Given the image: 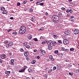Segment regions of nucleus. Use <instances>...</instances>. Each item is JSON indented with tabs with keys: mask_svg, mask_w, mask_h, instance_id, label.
Wrapping results in <instances>:
<instances>
[{
	"mask_svg": "<svg viewBox=\"0 0 79 79\" xmlns=\"http://www.w3.org/2000/svg\"><path fill=\"white\" fill-rule=\"evenodd\" d=\"M45 13H46V15H48V13L46 12Z\"/></svg>",
	"mask_w": 79,
	"mask_h": 79,
	"instance_id": "338daca9",
	"label": "nucleus"
},
{
	"mask_svg": "<svg viewBox=\"0 0 79 79\" xmlns=\"http://www.w3.org/2000/svg\"><path fill=\"white\" fill-rule=\"evenodd\" d=\"M53 56H52V55L49 56V58L50 59H51V60L53 58Z\"/></svg>",
	"mask_w": 79,
	"mask_h": 79,
	"instance_id": "37998d69",
	"label": "nucleus"
},
{
	"mask_svg": "<svg viewBox=\"0 0 79 79\" xmlns=\"http://www.w3.org/2000/svg\"><path fill=\"white\" fill-rule=\"evenodd\" d=\"M29 44L30 45H33V42H29Z\"/></svg>",
	"mask_w": 79,
	"mask_h": 79,
	"instance_id": "7c9ffc66",
	"label": "nucleus"
},
{
	"mask_svg": "<svg viewBox=\"0 0 79 79\" xmlns=\"http://www.w3.org/2000/svg\"><path fill=\"white\" fill-rule=\"evenodd\" d=\"M52 19H53L54 23H56V21H58L60 20V17L57 15H53L52 17Z\"/></svg>",
	"mask_w": 79,
	"mask_h": 79,
	"instance_id": "f03ea898",
	"label": "nucleus"
},
{
	"mask_svg": "<svg viewBox=\"0 0 79 79\" xmlns=\"http://www.w3.org/2000/svg\"><path fill=\"white\" fill-rule=\"evenodd\" d=\"M66 62H68V61H69V60H68V59H67L66 60Z\"/></svg>",
	"mask_w": 79,
	"mask_h": 79,
	"instance_id": "0e129e2a",
	"label": "nucleus"
},
{
	"mask_svg": "<svg viewBox=\"0 0 79 79\" xmlns=\"http://www.w3.org/2000/svg\"><path fill=\"white\" fill-rule=\"evenodd\" d=\"M57 68L58 70L60 69H61V65L60 64L57 65Z\"/></svg>",
	"mask_w": 79,
	"mask_h": 79,
	"instance_id": "f8f14e48",
	"label": "nucleus"
},
{
	"mask_svg": "<svg viewBox=\"0 0 79 79\" xmlns=\"http://www.w3.org/2000/svg\"><path fill=\"white\" fill-rule=\"evenodd\" d=\"M64 52L65 53H68V52H69V49H65Z\"/></svg>",
	"mask_w": 79,
	"mask_h": 79,
	"instance_id": "5701e85b",
	"label": "nucleus"
},
{
	"mask_svg": "<svg viewBox=\"0 0 79 79\" xmlns=\"http://www.w3.org/2000/svg\"><path fill=\"white\" fill-rule=\"evenodd\" d=\"M27 2V1H25L23 2V4H26V3Z\"/></svg>",
	"mask_w": 79,
	"mask_h": 79,
	"instance_id": "a18cd8bd",
	"label": "nucleus"
},
{
	"mask_svg": "<svg viewBox=\"0 0 79 79\" xmlns=\"http://www.w3.org/2000/svg\"><path fill=\"white\" fill-rule=\"evenodd\" d=\"M56 66H54L53 67V71H55V70H56Z\"/></svg>",
	"mask_w": 79,
	"mask_h": 79,
	"instance_id": "e433bc0d",
	"label": "nucleus"
},
{
	"mask_svg": "<svg viewBox=\"0 0 79 79\" xmlns=\"http://www.w3.org/2000/svg\"><path fill=\"white\" fill-rule=\"evenodd\" d=\"M7 13H8V11H7V10H5L3 11V12H2V14H7Z\"/></svg>",
	"mask_w": 79,
	"mask_h": 79,
	"instance_id": "a211bd4d",
	"label": "nucleus"
},
{
	"mask_svg": "<svg viewBox=\"0 0 79 79\" xmlns=\"http://www.w3.org/2000/svg\"><path fill=\"white\" fill-rule=\"evenodd\" d=\"M66 13H69V10L68 9L66 11Z\"/></svg>",
	"mask_w": 79,
	"mask_h": 79,
	"instance_id": "09e8293b",
	"label": "nucleus"
},
{
	"mask_svg": "<svg viewBox=\"0 0 79 79\" xmlns=\"http://www.w3.org/2000/svg\"><path fill=\"white\" fill-rule=\"evenodd\" d=\"M74 51V48H71L70 49V51L71 52H72L73 51Z\"/></svg>",
	"mask_w": 79,
	"mask_h": 79,
	"instance_id": "393cba45",
	"label": "nucleus"
},
{
	"mask_svg": "<svg viewBox=\"0 0 79 79\" xmlns=\"http://www.w3.org/2000/svg\"><path fill=\"white\" fill-rule=\"evenodd\" d=\"M44 77H47V74H45Z\"/></svg>",
	"mask_w": 79,
	"mask_h": 79,
	"instance_id": "052dcab7",
	"label": "nucleus"
},
{
	"mask_svg": "<svg viewBox=\"0 0 79 79\" xmlns=\"http://www.w3.org/2000/svg\"><path fill=\"white\" fill-rule=\"evenodd\" d=\"M57 55L60 58H63V54L61 52H60L57 54Z\"/></svg>",
	"mask_w": 79,
	"mask_h": 79,
	"instance_id": "423d86ee",
	"label": "nucleus"
},
{
	"mask_svg": "<svg viewBox=\"0 0 79 79\" xmlns=\"http://www.w3.org/2000/svg\"><path fill=\"white\" fill-rule=\"evenodd\" d=\"M3 60H2V59H0V63H3Z\"/></svg>",
	"mask_w": 79,
	"mask_h": 79,
	"instance_id": "3c124183",
	"label": "nucleus"
},
{
	"mask_svg": "<svg viewBox=\"0 0 79 79\" xmlns=\"http://www.w3.org/2000/svg\"><path fill=\"white\" fill-rule=\"evenodd\" d=\"M70 19H72V18H74V16H71L70 17Z\"/></svg>",
	"mask_w": 79,
	"mask_h": 79,
	"instance_id": "8fccbe9b",
	"label": "nucleus"
},
{
	"mask_svg": "<svg viewBox=\"0 0 79 79\" xmlns=\"http://www.w3.org/2000/svg\"><path fill=\"white\" fill-rule=\"evenodd\" d=\"M31 20L32 21H35V19L34 17H33L31 19Z\"/></svg>",
	"mask_w": 79,
	"mask_h": 79,
	"instance_id": "f3484780",
	"label": "nucleus"
},
{
	"mask_svg": "<svg viewBox=\"0 0 79 79\" xmlns=\"http://www.w3.org/2000/svg\"><path fill=\"white\" fill-rule=\"evenodd\" d=\"M17 5L18 6H19L20 5H21V3L20 2H18L17 3Z\"/></svg>",
	"mask_w": 79,
	"mask_h": 79,
	"instance_id": "58836bf2",
	"label": "nucleus"
},
{
	"mask_svg": "<svg viewBox=\"0 0 79 79\" xmlns=\"http://www.w3.org/2000/svg\"><path fill=\"white\" fill-rule=\"evenodd\" d=\"M6 46L7 48H8V47H9V46H10V45H9V44H6Z\"/></svg>",
	"mask_w": 79,
	"mask_h": 79,
	"instance_id": "49530a36",
	"label": "nucleus"
},
{
	"mask_svg": "<svg viewBox=\"0 0 79 79\" xmlns=\"http://www.w3.org/2000/svg\"><path fill=\"white\" fill-rule=\"evenodd\" d=\"M61 49L62 51H64V50H65V48L63 47H62L61 48Z\"/></svg>",
	"mask_w": 79,
	"mask_h": 79,
	"instance_id": "cd10ccee",
	"label": "nucleus"
},
{
	"mask_svg": "<svg viewBox=\"0 0 79 79\" xmlns=\"http://www.w3.org/2000/svg\"><path fill=\"white\" fill-rule=\"evenodd\" d=\"M41 53L42 54V55H45V54H46V52H45V50H44L42 51H41Z\"/></svg>",
	"mask_w": 79,
	"mask_h": 79,
	"instance_id": "4468645a",
	"label": "nucleus"
},
{
	"mask_svg": "<svg viewBox=\"0 0 79 79\" xmlns=\"http://www.w3.org/2000/svg\"><path fill=\"white\" fill-rule=\"evenodd\" d=\"M74 34H75L76 35H77V34H78L79 33V30L78 29H75L74 31Z\"/></svg>",
	"mask_w": 79,
	"mask_h": 79,
	"instance_id": "20e7f679",
	"label": "nucleus"
},
{
	"mask_svg": "<svg viewBox=\"0 0 79 79\" xmlns=\"http://www.w3.org/2000/svg\"><path fill=\"white\" fill-rule=\"evenodd\" d=\"M0 10L1 11H5V8L4 7H3L1 8Z\"/></svg>",
	"mask_w": 79,
	"mask_h": 79,
	"instance_id": "aec40b11",
	"label": "nucleus"
},
{
	"mask_svg": "<svg viewBox=\"0 0 79 79\" xmlns=\"http://www.w3.org/2000/svg\"><path fill=\"white\" fill-rule=\"evenodd\" d=\"M26 27L24 25H22L20 28L19 33L20 34H24L26 32Z\"/></svg>",
	"mask_w": 79,
	"mask_h": 79,
	"instance_id": "f257e3e1",
	"label": "nucleus"
},
{
	"mask_svg": "<svg viewBox=\"0 0 79 79\" xmlns=\"http://www.w3.org/2000/svg\"><path fill=\"white\" fill-rule=\"evenodd\" d=\"M14 62H15V60H14V59H11L10 60V64H11V65H14Z\"/></svg>",
	"mask_w": 79,
	"mask_h": 79,
	"instance_id": "6e6552de",
	"label": "nucleus"
},
{
	"mask_svg": "<svg viewBox=\"0 0 79 79\" xmlns=\"http://www.w3.org/2000/svg\"><path fill=\"white\" fill-rule=\"evenodd\" d=\"M26 48H30V46L29 45H26L25 46Z\"/></svg>",
	"mask_w": 79,
	"mask_h": 79,
	"instance_id": "2f4dec72",
	"label": "nucleus"
},
{
	"mask_svg": "<svg viewBox=\"0 0 79 79\" xmlns=\"http://www.w3.org/2000/svg\"><path fill=\"white\" fill-rule=\"evenodd\" d=\"M29 11L30 13H31V12H32L33 11V9L32 8H30L29 9Z\"/></svg>",
	"mask_w": 79,
	"mask_h": 79,
	"instance_id": "c756f323",
	"label": "nucleus"
},
{
	"mask_svg": "<svg viewBox=\"0 0 79 79\" xmlns=\"http://www.w3.org/2000/svg\"><path fill=\"white\" fill-rule=\"evenodd\" d=\"M26 59H27V61H29V58L28 57H27L26 58Z\"/></svg>",
	"mask_w": 79,
	"mask_h": 79,
	"instance_id": "5fc2aeb1",
	"label": "nucleus"
},
{
	"mask_svg": "<svg viewBox=\"0 0 79 79\" xmlns=\"http://www.w3.org/2000/svg\"><path fill=\"white\" fill-rule=\"evenodd\" d=\"M10 31H11V30L10 29L8 30L7 31L8 32H10Z\"/></svg>",
	"mask_w": 79,
	"mask_h": 79,
	"instance_id": "e2e57ef3",
	"label": "nucleus"
},
{
	"mask_svg": "<svg viewBox=\"0 0 79 79\" xmlns=\"http://www.w3.org/2000/svg\"><path fill=\"white\" fill-rule=\"evenodd\" d=\"M58 15L59 16H60V17H61V16H62V14L60 12L59 13Z\"/></svg>",
	"mask_w": 79,
	"mask_h": 79,
	"instance_id": "c85d7f7f",
	"label": "nucleus"
},
{
	"mask_svg": "<svg viewBox=\"0 0 79 79\" xmlns=\"http://www.w3.org/2000/svg\"><path fill=\"white\" fill-rule=\"evenodd\" d=\"M10 19H13L14 18L13 17H11L10 18Z\"/></svg>",
	"mask_w": 79,
	"mask_h": 79,
	"instance_id": "4d7b16f0",
	"label": "nucleus"
},
{
	"mask_svg": "<svg viewBox=\"0 0 79 79\" xmlns=\"http://www.w3.org/2000/svg\"><path fill=\"white\" fill-rule=\"evenodd\" d=\"M63 43L65 44V45H67L69 43V41L67 40H63Z\"/></svg>",
	"mask_w": 79,
	"mask_h": 79,
	"instance_id": "7ed1b4c3",
	"label": "nucleus"
},
{
	"mask_svg": "<svg viewBox=\"0 0 79 79\" xmlns=\"http://www.w3.org/2000/svg\"><path fill=\"white\" fill-rule=\"evenodd\" d=\"M55 53L57 54V53H58V50H56L54 51Z\"/></svg>",
	"mask_w": 79,
	"mask_h": 79,
	"instance_id": "ea45409f",
	"label": "nucleus"
},
{
	"mask_svg": "<svg viewBox=\"0 0 79 79\" xmlns=\"http://www.w3.org/2000/svg\"><path fill=\"white\" fill-rule=\"evenodd\" d=\"M53 71V70L52 69H50L49 70H48V73H51V72Z\"/></svg>",
	"mask_w": 79,
	"mask_h": 79,
	"instance_id": "4be33fe9",
	"label": "nucleus"
},
{
	"mask_svg": "<svg viewBox=\"0 0 79 79\" xmlns=\"http://www.w3.org/2000/svg\"><path fill=\"white\" fill-rule=\"evenodd\" d=\"M13 34H14V35H16V34H17V32H16L15 31H14L12 33Z\"/></svg>",
	"mask_w": 79,
	"mask_h": 79,
	"instance_id": "a19ab883",
	"label": "nucleus"
},
{
	"mask_svg": "<svg viewBox=\"0 0 79 79\" xmlns=\"http://www.w3.org/2000/svg\"><path fill=\"white\" fill-rule=\"evenodd\" d=\"M32 37V36L31 35H29L28 36V38L29 40H31Z\"/></svg>",
	"mask_w": 79,
	"mask_h": 79,
	"instance_id": "ddd939ff",
	"label": "nucleus"
},
{
	"mask_svg": "<svg viewBox=\"0 0 79 79\" xmlns=\"http://www.w3.org/2000/svg\"><path fill=\"white\" fill-rule=\"evenodd\" d=\"M40 3L39 2V1H38L36 3V4L37 5H40Z\"/></svg>",
	"mask_w": 79,
	"mask_h": 79,
	"instance_id": "c9c22d12",
	"label": "nucleus"
},
{
	"mask_svg": "<svg viewBox=\"0 0 79 79\" xmlns=\"http://www.w3.org/2000/svg\"><path fill=\"white\" fill-rule=\"evenodd\" d=\"M35 62H36V61L35 60H33L31 61V63L34 64L35 63Z\"/></svg>",
	"mask_w": 79,
	"mask_h": 79,
	"instance_id": "412c9836",
	"label": "nucleus"
},
{
	"mask_svg": "<svg viewBox=\"0 0 79 79\" xmlns=\"http://www.w3.org/2000/svg\"><path fill=\"white\" fill-rule=\"evenodd\" d=\"M53 37L55 39H57V35H53Z\"/></svg>",
	"mask_w": 79,
	"mask_h": 79,
	"instance_id": "bb28decb",
	"label": "nucleus"
},
{
	"mask_svg": "<svg viewBox=\"0 0 79 79\" xmlns=\"http://www.w3.org/2000/svg\"><path fill=\"white\" fill-rule=\"evenodd\" d=\"M28 71L29 73H31V72H32V69H28Z\"/></svg>",
	"mask_w": 79,
	"mask_h": 79,
	"instance_id": "79ce46f5",
	"label": "nucleus"
},
{
	"mask_svg": "<svg viewBox=\"0 0 79 79\" xmlns=\"http://www.w3.org/2000/svg\"><path fill=\"white\" fill-rule=\"evenodd\" d=\"M26 69V67H24L23 69V70L24 72L25 71V69Z\"/></svg>",
	"mask_w": 79,
	"mask_h": 79,
	"instance_id": "6e6d98bb",
	"label": "nucleus"
},
{
	"mask_svg": "<svg viewBox=\"0 0 79 79\" xmlns=\"http://www.w3.org/2000/svg\"><path fill=\"white\" fill-rule=\"evenodd\" d=\"M73 12V10L72 9L69 10V12L70 13H72Z\"/></svg>",
	"mask_w": 79,
	"mask_h": 79,
	"instance_id": "4c0bfd02",
	"label": "nucleus"
},
{
	"mask_svg": "<svg viewBox=\"0 0 79 79\" xmlns=\"http://www.w3.org/2000/svg\"><path fill=\"white\" fill-rule=\"evenodd\" d=\"M42 44H45V42H43L42 43Z\"/></svg>",
	"mask_w": 79,
	"mask_h": 79,
	"instance_id": "774afa93",
	"label": "nucleus"
},
{
	"mask_svg": "<svg viewBox=\"0 0 79 79\" xmlns=\"http://www.w3.org/2000/svg\"><path fill=\"white\" fill-rule=\"evenodd\" d=\"M20 51L21 52H24V49L23 48H20Z\"/></svg>",
	"mask_w": 79,
	"mask_h": 79,
	"instance_id": "b1692460",
	"label": "nucleus"
},
{
	"mask_svg": "<svg viewBox=\"0 0 79 79\" xmlns=\"http://www.w3.org/2000/svg\"><path fill=\"white\" fill-rule=\"evenodd\" d=\"M23 72L24 73V71L23 69H22L19 70V73H23Z\"/></svg>",
	"mask_w": 79,
	"mask_h": 79,
	"instance_id": "a878e982",
	"label": "nucleus"
},
{
	"mask_svg": "<svg viewBox=\"0 0 79 79\" xmlns=\"http://www.w3.org/2000/svg\"><path fill=\"white\" fill-rule=\"evenodd\" d=\"M69 75H70V76H73V73L72 72H69Z\"/></svg>",
	"mask_w": 79,
	"mask_h": 79,
	"instance_id": "473e14b6",
	"label": "nucleus"
},
{
	"mask_svg": "<svg viewBox=\"0 0 79 79\" xmlns=\"http://www.w3.org/2000/svg\"><path fill=\"white\" fill-rule=\"evenodd\" d=\"M40 5L41 6H43V5H44V3L42 2L41 3H40Z\"/></svg>",
	"mask_w": 79,
	"mask_h": 79,
	"instance_id": "603ef678",
	"label": "nucleus"
},
{
	"mask_svg": "<svg viewBox=\"0 0 79 79\" xmlns=\"http://www.w3.org/2000/svg\"><path fill=\"white\" fill-rule=\"evenodd\" d=\"M6 57V56L5 54H2L1 56V58H2V59H4V58H5Z\"/></svg>",
	"mask_w": 79,
	"mask_h": 79,
	"instance_id": "1a4fd4ad",
	"label": "nucleus"
},
{
	"mask_svg": "<svg viewBox=\"0 0 79 79\" xmlns=\"http://www.w3.org/2000/svg\"><path fill=\"white\" fill-rule=\"evenodd\" d=\"M24 55L25 56H29V51H26L24 52Z\"/></svg>",
	"mask_w": 79,
	"mask_h": 79,
	"instance_id": "0eeeda50",
	"label": "nucleus"
},
{
	"mask_svg": "<svg viewBox=\"0 0 79 79\" xmlns=\"http://www.w3.org/2000/svg\"><path fill=\"white\" fill-rule=\"evenodd\" d=\"M65 8H64V7H62L61 8V10H65Z\"/></svg>",
	"mask_w": 79,
	"mask_h": 79,
	"instance_id": "864d4df0",
	"label": "nucleus"
},
{
	"mask_svg": "<svg viewBox=\"0 0 79 79\" xmlns=\"http://www.w3.org/2000/svg\"><path fill=\"white\" fill-rule=\"evenodd\" d=\"M10 73V71H6L5 72V74H9Z\"/></svg>",
	"mask_w": 79,
	"mask_h": 79,
	"instance_id": "6ab92c4d",
	"label": "nucleus"
},
{
	"mask_svg": "<svg viewBox=\"0 0 79 79\" xmlns=\"http://www.w3.org/2000/svg\"><path fill=\"white\" fill-rule=\"evenodd\" d=\"M37 59H39L40 58V56H37Z\"/></svg>",
	"mask_w": 79,
	"mask_h": 79,
	"instance_id": "13d9d810",
	"label": "nucleus"
},
{
	"mask_svg": "<svg viewBox=\"0 0 79 79\" xmlns=\"http://www.w3.org/2000/svg\"><path fill=\"white\" fill-rule=\"evenodd\" d=\"M52 61H54L55 60V59L53 58L52 57V58L51 59Z\"/></svg>",
	"mask_w": 79,
	"mask_h": 79,
	"instance_id": "680f3d73",
	"label": "nucleus"
},
{
	"mask_svg": "<svg viewBox=\"0 0 79 79\" xmlns=\"http://www.w3.org/2000/svg\"><path fill=\"white\" fill-rule=\"evenodd\" d=\"M52 44L53 46H56V42L53 41L52 43Z\"/></svg>",
	"mask_w": 79,
	"mask_h": 79,
	"instance_id": "dca6fc26",
	"label": "nucleus"
},
{
	"mask_svg": "<svg viewBox=\"0 0 79 79\" xmlns=\"http://www.w3.org/2000/svg\"><path fill=\"white\" fill-rule=\"evenodd\" d=\"M8 44L10 46H12L13 45V42H10L8 43Z\"/></svg>",
	"mask_w": 79,
	"mask_h": 79,
	"instance_id": "2eb2a0df",
	"label": "nucleus"
},
{
	"mask_svg": "<svg viewBox=\"0 0 79 79\" xmlns=\"http://www.w3.org/2000/svg\"><path fill=\"white\" fill-rule=\"evenodd\" d=\"M52 48L53 47H52V45H49L48 46V50H52Z\"/></svg>",
	"mask_w": 79,
	"mask_h": 79,
	"instance_id": "9b49d317",
	"label": "nucleus"
},
{
	"mask_svg": "<svg viewBox=\"0 0 79 79\" xmlns=\"http://www.w3.org/2000/svg\"><path fill=\"white\" fill-rule=\"evenodd\" d=\"M52 43V41L50 40L47 42V44L48 45H51L50 44H51Z\"/></svg>",
	"mask_w": 79,
	"mask_h": 79,
	"instance_id": "9d476101",
	"label": "nucleus"
},
{
	"mask_svg": "<svg viewBox=\"0 0 79 79\" xmlns=\"http://www.w3.org/2000/svg\"><path fill=\"white\" fill-rule=\"evenodd\" d=\"M58 42L60 44H62V41L61 40H58Z\"/></svg>",
	"mask_w": 79,
	"mask_h": 79,
	"instance_id": "f704fd0d",
	"label": "nucleus"
},
{
	"mask_svg": "<svg viewBox=\"0 0 79 79\" xmlns=\"http://www.w3.org/2000/svg\"><path fill=\"white\" fill-rule=\"evenodd\" d=\"M8 41L7 40H6V41H5L4 42V43L5 44H8Z\"/></svg>",
	"mask_w": 79,
	"mask_h": 79,
	"instance_id": "c03bdc74",
	"label": "nucleus"
},
{
	"mask_svg": "<svg viewBox=\"0 0 79 79\" xmlns=\"http://www.w3.org/2000/svg\"><path fill=\"white\" fill-rule=\"evenodd\" d=\"M64 34H65V35H69L71 34V31L69 30H66L64 32Z\"/></svg>",
	"mask_w": 79,
	"mask_h": 79,
	"instance_id": "39448f33",
	"label": "nucleus"
},
{
	"mask_svg": "<svg viewBox=\"0 0 79 79\" xmlns=\"http://www.w3.org/2000/svg\"><path fill=\"white\" fill-rule=\"evenodd\" d=\"M33 40L34 41H38V39H37V38H35L33 39Z\"/></svg>",
	"mask_w": 79,
	"mask_h": 79,
	"instance_id": "72a5a7b5",
	"label": "nucleus"
},
{
	"mask_svg": "<svg viewBox=\"0 0 79 79\" xmlns=\"http://www.w3.org/2000/svg\"><path fill=\"white\" fill-rule=\"evenodd\" d=\"M44 39V36H41L40 37V39Z\"/></svg>",
	"mask_w": 79,
	"mask_h": 79,
	"instance_id": "de8ad7c7",
	"label": "nucleus"
},
{
	"mask_svg": "<svg viewBox=\"0 0 79 79\" xmlns=\"http://www.w3.org/2000/svg\"><path fill=\"white\" fill-rule=\"evenodd\" d=\"M37 51L36 49L34 50V52H36Z\"/></svg>",
	"mask_w": 79,
	"mask_h": 79,
	"instance_id": "bf43d9fd",
	"label": "nucleus"
},
{
	"mask_svg": "<svg viewBox=\"0 0 79 79\" xmlns=\"http://www.w3.org/2000/svg\"><path fill=\"white\" fill-rule=\"evenodd\" d=\"M31 78L32 79H35V77H32Z\"/></svg>",
	"mask_w": 79,
	"mask_h": 79,
	"instance_id": "69168bd1",
	"label": "nucleus"
}]
</instances>
